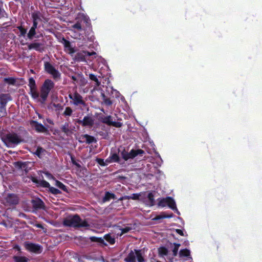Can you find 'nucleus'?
<instances>
[{
	"label": "nucleus",
	"instance_id": "40",
	"mask_svg": "<svg viewBox=\"0 0 262 262\" xmlns=\"http://www.w3.org/2000/svg\"><path fill=\"white\" fill-rule=\"evenodd\" d=\"M73 112V110L70 107L67 106L66 107L62 115L66 117H70L72 115Z\"/></svg>",
	"mask_w": 262,
	"mask_h": 262
},
{
	"label": "nucleus",
	"instance_id": "51",
	"mask_svg": "<svg viewBox=\"0 0 262 262\" xmlns=\"http://www.w3.org/2000/svg\"><path fill=\"white\" fill-rule=\"evenodd\" d=\"M96 162L99 164L101 166H105L107 165L106 162L104 161L103 159L101 158H96Z\"/></svg>",
	"mask_w": 262,
	"mask_h": 262
},
{
	"label": "nucleus",
	"instance_id": "50",
	"mask_svg": "<svg viewBox=\"0 0 262 262\" xmlns=\"http://www.w3.org/2000/svg\"><path fill=\"white\" fill-rule=\"evenodd\" d=\"M102 96L103 98V102L105 105L110 106L112 104V101L110 99L106 98L104 94H102Z\"/></svg>",
	"mask_w": 262,
	"mask_h": 262
},
{
	"label": "nucleus",
	"instance_id": "12",
	"mask_svg": "<svg viewBox=\"0 0 262 262\" xmlns=\"http://www.w3.org/2000/svg\"><path fill=\"white\" fill-rule=\"evenodd\" d=\"M100 121L107 125L113 126L116 127H120L122 125V123L120 122L113 121L112 117L110 115L101 117L100 118Z\"/></svg>",
	"mask_w": 262,
	"mask_h": 262
},
{
	"label": "nucleus",
	"instance_id": "42",
	"mask_svg": "<svg viewBox=\"0 0 262 262\" xmlns=\"http://www.w3.org/2000/svg\"><path fill=\"white\" fill-rule=\"evenodd\" d=\"M86 169L85 167H81L76 169L77 174L80 177H83L85 175Z\"/></svg>",
	"mask_w": 262,
	"mask_h": 262
},
{
	"label": "nucleus",
	"instance_id": "37",
	"mask_svg": "<svg viewBox=\"0 0 262 262\" xmlns=\"http://www.w3.org/2000/svg\"><path fill=\"white\" fill-rule=\"evenodd\" d=\"M159 255L161 256H166L168 253V249L165 247H161L158 249Z\"/></svg>",
	"mask_w": 262,
	"mask_h": 262
},
{
	"label": "nucleus",
	"instance_id": "44",
	"mask_svg": "<svg viewBox=\"0 0 262 262\" xmlns=\"http://www.w3.org/2000/svg\"><path fill=\"white\" fill-rule=\"evenodd\" d=\"M89 78L92 80L96 82V85L97 86H99L101 84V82L99 81L97 76L94 74H89Z\"/></svg>",
	"mask_w": 262,
	"mask_h": 262
},
{
	"label": "nucleus",
	"instance_id": "47",
	"mask_svg": "<svg viewBox=\"0 0 262 262\" xmlns=\"http://www.w3.org/2000/svg\"><path fill=\"white\" fill-rule=\"evenodd\" d=\"M30 93L31 96L34 99H36L39 97V93L36 90V88L35 89L30 90Z\"/></svg>",
	"mask_w": 262,
	"mask_h": 262
},
{
	"label": "nucleus",
	"instance_id": "36",
	"mask_svg": "<svg viewBox=\"0 0 262 262\" xmlns=\"http://www.w3.org/2000/svg\"><path fill=\"white\" fill-rule=\"evenodd\" d=\"M49 189V191L54 195H58L61 193V192L58 189L52 187L49 184V187H47Z\"/></svg>",
	"mask_w": 262,
	"mask_h": 262
},
{
	"label": "nucleus",
	"instance_id": "17",
	"mask_svg": "<svg viewBox=\"0 0 262 262\" xmlns=\"http://www.w3.org/2000/svg\"><path fill=\"white\" fill-rule=\"evenodd\" d=\"M62 42L63 44L65 51H68L70 54H72L76 52L74 48L71 47V42L70 41L67 40L64 37L62 38Z\"/></svg>",
	"mask_w": 262,
	"mask_h": 262
},
{
	"label": "nucleus",
	"instance_id": "49",
	"mask_svg": "<svg viewBox=\"0 0 262 262\" xmlns=\"http://www.w3.org/2000/svg\"><path fill=\"white\" fill-rule=\"evenodd\" d=\"M72 28L77 30L78 31L82 30L81 22H80L79 20L77 21V22L72 26Z\"/></svg>",
	"mask_w": 262,
	"mask_h": 262
},
{
	"label": "nucleus",
	"instance_id": "10",
	"mask_svg": "<svg viewBox=\"0 0 262 262\" xmlns=\"http://www.w3.org/2000/svg\"><path fill=\"white\" fill-rule=\"evenodd\" d=\"M144 153L145 151L141 149L137 150L133 149L128 152L124 148H123V150L121 151L120 155L124 161H127L129 159H133L138 155H142Z\"/></svg>",
	"mask_w": 262,
	"mask_h": 262
},
{
	"label": "nucleus",
	"instance_id": "61",
	"mask_svg": "<svg viewBox=\"0 0 262 262\" xmlns=\"http://www.w3.org/2000/svg\"><path fill=\"white\" fill-rule=\"evenodd\" d=\"M57 107H58V110H62L63 109V106L61 105L58 104L57 105Z\"/></svg>",
	"mask_w": 262,
	"mask_h": 262
},
{
	"label": "nucleus",
	"instance_id": "64",
	"mask_svg": "<svg viewBox=\"0 0 262 262\" xmlns=\"http://www.w3.org/2000/svg\"><path fill=\"white\" fill-rule=\"evenodd\" d=\"M119 178L121 179V180H124L126 179V178L124 176H119Z\"/></svg>",
	"mask_w": 262,
	"mask_h": 262
},
{
	"label": "nucleus",
	"instance_id": "45",
	"mask_svg": "<svg viewBox=\"0 0 262 262\" xmlns=\"http://www.w3.org/2000/svg\"><path fill=\"white\" fill-rule=\"evenodd\" d=\"M173 245L174 248L172 249V254L174 256H176L178 254V250L181 245L178 243H173Z\"/></svg>",
	"mask_w": 262,
	"mask_h": 262
},
{
	"label": "nucleus",
	"instance_id": "55",
	"mask_svg": "<svg viewBox=\"0 0 262 262\" xmlns=\"http://www.w3.org/2000/svg\"><path fill=\"white\" fill-rule=\"evenodd\" d=\"M176 233H177L178 234H179V235H180L181 236L184 235L183 231L181 229H177L176 230Z\"/></svg>",
	"mask_w": 262,
	"mask_h": 262
},
{
	"label": "nucleus",
	"instance_id": "26",
	"mask_svg": "<svg viewBox=\"0 0 262 262\" xmlns=\"http://www.w3.org/2000/svg\"><path fill=\"white\" fill-rule=\"evenodd\" d=\"M61 130L67 136H70L72 134L71 129L70 128L69 123H65L60 127Z\"/></svg>",
	"mask_w": 262,
	"mask_h": 262
},
{
	"label": "nucleus",
	"instance_id": "7",
	"mask_svg": "<svg viewBox=\"0 0 262 262\" xmlns=\"http://www.w3.org/2000/svg\"><path fill=\"white\" fill-rule=\"evenodd\" d=\"M44 70L47 73L52 75L54 80L58 81L61 79V73L50 62H44Z\"/></svg>",
	"mask_w": 262,
	"mask_h": 262
},
{
	"label": "nucleus",
	"instance_id": "59",
	"mask_svg": "<svg viewBox=\"0 0 262 262\" xmlns=\"http://www.w3.org/2000/svg\"><path fill=\"white\" fill-rule=\"evenodd\" d=\"M74 165H75L77 168H80L81 167V166L77 162H75V163H74Z\"/></svg>",
	"mask_w": 262,
	"mask_h": 262
},
{
	"label": "nucleus",
	"instance_id": "3",
	"mask_svg": "<svg viewBox=\"0 0 262 262\" xmlns=\"http://www.w3.org/2000/svg\"><path fill=\"white\" fill-rule=\"evenodd\" d=\"M158 206L161 208L168 207L175 213H180L177 207L174 200L170 196L159 198L158 199Z\"/></svg>",
	"mask_w": 262,
	"mask_h": 262
},
{
	"label": "nucleus",
	"instance_id": "58",
	"mask_svg": "<svg viewBox=\"0 0 262 262\" xmlns=\"http://www.w3.org/2000/svg\"><path fill=\"white\" fill-rule=\"evenodd\" d=\"M13 248L14 249H16V250H17L18 251H20V247L17 245H16L14 246Z\"/></svg>",
	"mask_w": 262,
	"mask_h": 262
},
{
	"label": "nucleus",
	"instance_id": "15",
	"mask_svg": "<svg viewBox=\"0 0 262 262\" xmlns=\"http://www.w3.org/2000/svg\"><path fill=\"white\" fill-rule=\"evenodd\" d=\"M31 203L34 210L44 209L45 207L44 202L39 198H36L31 200Z\"/></svg>",
	"mask_w": 262,
	"mask_h": 262
},
{
	"label": "nucleus",
	"instance_id": "54",
	"mask_svg": "<svg viewBox=\"0 0 262 262\" xmlns=\"http://www.w3.org/2000/svg\"><path fill=\"white\" fill-rule=\"evenodd\" d=\"M45 174L49 179L53 180H56L55 178L50 172L47 171V172H45Z\"/></svg>",
	"mask_w": 262,
	"mask_h": 262
},
{
	"label": "nucleus",
	"instance_id": "24",
	"mask_svg": "<svg viewBox=\"0 0 262 262\" xmlns=\"http://www.w3.org/2000/svg\"><path fill=\"white\" fill-rule=\"evenodd\" d=\"M42 44L39 42H32L28 45V48L29 50L34 49L37 51L41 52L42 49L41 48Z\"/></svg>",
	"mask_w": 262,
	"mask_h": 262
},
{
	"label": "nucleus",
	"instance_id": "32",
	"mask_svg": "<svg viewBox=\"0 0 262 262\" xmlns=\"http://www.w3.org/2000/svg\"><path fill=\"white\" fill-rule=\"evenodd\" d=\"M134 251L136 253V258L137 257V259L138 260V262H144V258H143L142 253L141 251L140 250H137L134 249Z\"/></svg>",
	"mask_w": 262,
	"mask_h": 262
},
{
	"label": "nucleus",
	"instance_id": "31",
	"mask_svg": "<svg viewBox=\"0 0 262 262\" xmlns=\"http://www.w3.org/2000/svg\"><path fill=\"white\" fill-rule=\"evenodd\" d=\"M13 258L14 262H28L29 261L28 258L25 256H14Z\"/></svg>",
	"mask_w": 262,
	"mask_h": 262
},
{
	"label": "nucleus",
	"instance_id": "14",
	"mask_svg": "<svg viewBox=\"0 0 262 262\" xmlns=\"http://www.w3.org/2000/svg\"><path fill=\"white\" fill-rule=\"evenodd\" d=\"M77 122L82 126H89L91 127L94 124V120L92 117L86 116L84 117L82 120H78Z\"/></svg>",
	"mask_w": 262,
	"mask_h": 262
},
{
	"label": "nucleus",
	"instance_id": "38",
	"mask_svg": "<svg viewBox=\"0 0 262 262\" xmlns=\"http://www.w3.org/2000/svg\"><path fill=\"white\" fill-rule=\"evenodd\" d=\"M148 203L150 206H154L155 203L154 195L152 192H149L147 195Z\"/></svg>",
	"mask_w": 262,
	"mask_h": 262
},
{
	"label": "nucleus",
	"instance_id": "23",
	"mask_svg": "<svg viewBox=\"0 0 262 262\" xmlns=\"http://www.w3.org/2000/svg\"><path fill=\"white\" fill-rule=\"evenodd\" d=\"M31 17L32 20H35L37 22L41 21L42 18H43V15L39 11H35L31 14Z\"/></svg>",
	"mask_w": 262,
	"mask_h": 262
},
{
	"label": "nucleus",
	"instance_id": "52",
	"mask_svg": "<svg viewBox=\"0 0 262 262\" xmlns=\"http://www.w3.org/2000/svg\"><path fill=\"white\" fill-rule=\"evenodd\" d=\"M132 229V228L130 227H125L124 228H122L121 229V235H122L123 234L126 233L128 232L130 230Z\"/></svg>",
	"mask_w": 262,
	"mask_h": 262
},
{
	"label": "nucleus",
	"instance_id": "56",
	"mask_svg": "<svg viewBox=\"0 0 262 262\" xmlns=\"http://www.w3.org/2000/svg\"><path fill=\"white\" fill-rule=\"evenodd\" d=\"M32 22H33V25L31 27H34V28L37 29L38 27V22L35 21V20H32Z\"/></svg>",
	"mask_w": 262,
	"mask_h": 262
},
{
	"label": "nucleus",
	"instance_id": "25",
	"mask_svg": "<svg viewBox=\"0 0 262 262\" xmlns=\"http://www.w3.org/2000/svg\"><path fill=\"white\" fill-rule=\"evenodd\" d=\"M124 260L125 262H136L135 251L131 250Z\"/></svg>",
	"mask_w": 262,
	"mask_h": 262
},
{
	"label": "nucleus",
	"instance_id": "18",
	"mask_svg": "<svg viewBox=\"0 0 262 262\" xmlns=\"http://www.w3.org/2000/svg\"><path fill=\"white\" fill-rule=\"evenodd\" d=\"M31 181L37 185L38 187H49V183L47 181L43 180H38L36 178L32 177L31 178Z\"/></svg>",
	"mask_w": 262,
	"mask_h": 262
},
{
	"label": "nucleus",
	"instance_id": "6",
	"mask_svg": "<svg viewBox=\"0 0 262 262\" xmlns=\"http://www.w3.org/2000/svg\"><path fill=\"white\" fill-rule=\"evenodd\" d=\"M44 70L47 73L52 75L54 80L58 81L61 79V73L50 62H44Z\"/></svg>",
	"mask_w": 262,
	"mask_h": 262
},
{
	"label": "nucleus",
	"instance_id": "57",
	"mask_svg": "<svg viewBox=\"0 0 262 262\" xmlns=\"http://www.w3.org/2000/svg\"><path fill=\"white\" fill-rule=\"evenodd\" d=\"M86 56H91L92 55L96 54V52H94V51H93L92 52H90L87 51H86Z\"/></svg>",
	"mask_w": 262,
	"mask_h": 262
},
{
	"label": "nucleus",
	"instance_id": "46",
	"mask_svg": "<svg viewBox=\"0 0 262 262\" xmlns=\"http://www.w3.org/2000/svg\"><path fill=\"white\" fill-rule=\"evenodd\" d=\"M17 28L20 31V36H25L27 33V29L24 28L22 26H18Z\"/></svg>",
	"mask_w": 262,
	"mask_h": 262
},
{
	"label": "nucleus",
	"instance_id": "22",
	"mask_svg": "<svg viewBox=\"0 0 262 262\" xmlns=\"http://www.w3.org/2000/svg\"><path fill=\"white\" fill-rule=\"evenodd\" d=\"M86 56V51H82L78 52L75 56L74 59L78 61H85V57Z\"/></svg>",
	"mask_w": 262,
	"mask_h": 262
},
{
	"label": "nucleus",
	"instance_id": "11",
	"mask_svg": "<svg viewBox=\"0 0 262 262\" xmlns=\"http://www.w3.org/2000/svg\"><path fill=\"white\" fill-rule=\"evenodd\" d=\"M24 246L27 251L35 254H40L42 251V246L37 244L26 242Z\"/></svg>",
	"mask_w": 262,
	"mask_h": 262
},
{
	"label": "nucleus",
	"instance_id": "41",
	"mask_svg": "<svg viewBox=\"0 0 262 262\" xmlns=\"http://www.w3.org/2000/svg\"><path fill=\"white\" fill-rule=\"evenodd\" d=\"M28 85L30 88V90L35 89L36 88V82L33 77L29 78Z\"/></svg>",
	"mask_w": 262,
	"mask_h": 262
},
{
	"label": "nucleus",
	"instance_id": "19",
	"mask_svg": "<svg viewBox=\"0 0 262 262\" xmlns=\"http://www.w3.org/2000/svg\"><path fill=\"white\" fill-rule=\"evenodd\" d=\"M172 217V214H162L157 215L156 216L152 219V221L154 224L160 223L162 222V220L166 218H170Z\"/></svg>",
	"mask_w": 262,
	"mask_h": 262
},
{
	"label": "nucleus",
	"instance_id": "29",
	"mask_svg": "<svg viewBox=\"0 0 262 262\" xmlns=\"http://www.w3.org/2000/svg\"><path fill=\"white\" fill-rule=\"evenodd\" d=\"M90 240L92 242H96L100 244L101 245L106 246V244L105 243L104 239L101 237H97L96 236H91L90 238Z\"/></svg>",
	"mask_w": 262,
	"mask_h": 262
},
{
	"label": "nucleus",
	"instance_id": "2",
	"mask_svg": "<svg viewBox=\"0 0 262 262\" xmlns=\"http://www.w3.org/2000/svg\"><path fill=\"white\" fill-rule=\"evenodd\" d=\"M5 144L8 147L16 146L26 141L20 135L15 132L9 133L3 138Z\"/></svg>",
	"mask_w": 262,
	"mask_h": 262
},
{
	"label": "nucleus",
	"instance_id": "34",
	"mask_svg": "<svg viewBox=\"0 0 262 262\" xmlns=\"http://www.w3.org/2000/svg\"><path fill=\"white\" fill-rule=\"evenodd\" d=\"M190 255V251L187 249H181L179 252L180 257H188Z\"/></svg>",
	"mask_w": 262,
	"mask_h": 262
},
{
	"label": "nucleus",
	"instance_id": "8",
	"mask_svg": "<svg viewBox=\"0 0 262 262\" xmlns=\"http://www.w3.org/2000/svg\"><path fill=\"white\" fill-rule=\"evenodd\" d=\"M44 70L47 73L52 75L54 80L58 81L61 79V73L50 62H44Z\"/></svg>",
	"mask_w": 262,
	"mask_h": 262
},
{
	"label": "nucleus",
	"instance_id": "20",
	"mask_svg": "<svg viewBox=\"0 0 262 262\" xmlns=\"http://www.w3.org/2000/svg\"><path fill=\"white\" fill-rule=\"evenodd\" d=\"M81 18L85 25L86 29L84 30L92 31V25L90 17L84 14H82Z\"/></svg>",
	"mask_w": 262,
	"mask_h": 262
},
{
	"label": "nucleus",
	"instance_id": "35",
	"mask_svg": "<svg viewBox=\"0 0 262 262\" xmlns=\"http://www.w3.org/2000/svg\"><path fill=\"white\" fill-rule=\"evenodd\" d=\"M83 138H85L86 142L88 144H91L93 142L96 141L95 138L92 136L89 135L88 134H85L83 135Z\"/></svg>",
	"mask_w": 262,
	"mask_h": 262
},
{
	"label": "nucleus",
	"instance_id": "21",
	"mask_svg": "<svg viewBox=\"0 0 262 262\" xmlns=\"http://www.w3.org/2000/svg\"><path fill=\"white\" fill-rule=\"evenodd\" d=\"M105 162L107 163L113 162L119 163L120 162V158L117 153H111L110 156L106 159Z\"/></svg>",
	"mask_w": 262,
	"mask_h": 262
},
{
	"label": "nucleus",
	"instance_id": "39",
	"mask_svg": "<svg viewBox=\"0 0 262 262\" xmlns=\"http://www.w3.org/2000/svg\"><path fill=\"white\" fill-rule=\"evenodd\" d=\"M4 82L10 85H15L16 79L13 77H8L4 79Z\"/></svg>",
	"mask_w": 262,
	"mask_h": 262
},
{
	"label": "nucleus",
	"instance_id": "5",
	"mask_svg": "<svg viewBox=\"0 0 262 262\" xmlns=\"http://www.w3.org/2000/svg\"><path fill=\"white\" fill-rule=\"evenodd\" d=\"M69 97L72 100L71 103L75 106H86V102L82 96L76 90L69 93Z\"/></svg>",
	"mask_w": 262,
	"mask_h": 262
},
{
	"label": "nucleus",
	"instance_id": "33",
	"mask_svg": "<svg viewBox=\"0 0 262 262\" xmlns=\"http://www.w3.org/2000/svg\"><path fill=\"white\" fill-rule=\"evenodd\" d=\"M36 29L31 27L27 34V37L29 39H32L35 36L36 34Z\"/></svg>",
	"mask_w": 262,
	"mask_h": 262
},
{
	"label": "nucleus",
	"instance_id": "48",
	"mask_svg": "<svg viewBox=\"0 0 262 262\" xmlns=\"http://www.w3.org/2000/svg\"><path fill=\"white\" fill-rule=\"evenodd\" d=\"M45 150L40 146H38L37 148L36 151L34 153L38 157L40 158L41 154Z\"/></svg>",
	"mask_w": 262,
	"mask_h": 262
},
{
	"label": "nucleus",
	"instance_id": "62",
	"mask_svg": "<svg viewBox=\"0 0 262 262\" xmlns=\"http://www.w3.org/2000/svg\"><path fill=\"white\" fill-rule=\"evenodd\" d=\"M47 121L48 123H49L50 124H53V122L52 120H51V119H47Z\"/></svg>",
	"mask_w": 262,
	"mask_h": 262
},
{
	"label": "nucleus",
	"instance_id": "13",
	"mask_svg": "<svg viewBox=\"0 0 262 262\" xmlns=\"http://www.w3.org/2000/svg\"><path fill=\"white\" fill-rule=\"evenodd\" d=\"M30 126L34 128L37 133H46L48 132L47 128L37 121L31 120L29 121Z\"/></svg>",
	"mask_w": 262,
	"mask_h": 262
},
{
	"label": "nucleus",
	"instance_id": "60",
	"mask_svg": "<svg viewBox=\"0 0 262 262\" xmlns=\"http://www.w3.org/2000/svg\"><path fill=\"white\" fill-rule=\"evenodd\" d=\"M74 165H75L77 168H80L81 167V166L77 162H75V163H74Z\"/></svg>",
	"mask_w": 262,
	"mask_h": 262
},
{
	"label": "nucleus",
	"instance_id": "1",
	"mask_svg": "<svg viewBox=\"0 0 262 262\" xmlns=\"http://www.w3.org/2000/svg\"><path fill=\"white\" fill-rule=\"evenodd\" d=\"M63 224L65 227L74 228L88 227L89 226L88 222L85 220L82 221L77 214L73 216L70 215L66 217L63 221Z\"/></svg>",
	"mask_w": 262,
	"mask_h": 262
},
{
	"label": "nucleus",
	"instance_id": "30",
	"mask_svg": "<svg viewBox=\"0 0 262 262\" xmlns=\"http://www.w3.org/2000/svg\"><path fill=\"white\" fill-rule=\"evenodd\" d=\"M55 185L58 187L59 188L61 189L62 190L64 191V192H68V189L67 187L64 185L62 183H61L60 181L55 180Z\"/></svg>",
	"mask_w": 262,
	"mask_h": 262
},
{
	"label": "nucleus",
	"instance_id": "28",
	"mask_svg": "<svg viewBox=\"0 0 262 262\" xmlns=\"http://www.w3.org/2000/svg\"><path fill=\"white\" fill-rule=\"evenodd\" d=\"M116 195L114 193H111L109 191H106L105 193V195L103 198V202L109 201L111 199H116Z\"/></svg>",
	"mask_w": 262,
	"mask_h": 262
},
{
	"label": "nucleus",
	"instance_id": "9",
	"mask_svg": "<svg viewBox=\"0 0 262 262\" xmlns=\"http://www.w3.org/2000/svg\"><path fill=\"white\" fill-rule=\"evenodd\" d=\"M12 100L9 94H2L0 95V117H4L7 115L6 106L7 103Z\"/></svg>",
	"mask_w": 262,
	"mask_h": 262
},
{
	"label": "nucleus",
	"instance_id": "43",
	"mask_svg": "<svg viewBox=\"0 0 262 262\" xmlns=\"http://www.w3.org/2000/svg\"><path fill=\"white\" fill-rule=\"evenodd\" d=\"M105 239L111 245H113L115 243V239L112 237L110 234H106L104 236Z\"/></svg>",
	"mask_w": 262,
	"mask_h": 262
},
{
	"label": "nucleus",
	"instance_id": "27",
	"mask_svg": "<svg viewBox=\"0 0 262 262\" xmlns=\"http://www.w3.org/2000/svg\"><path fill=\"white\" fill-rule=\"evenodd\" d=\"M140 193H133L130 196H128V195H125V196H123L122 197H121L119 199V201H122L123 200H129V199H132V200H139V197L140 196Z\"/></svg>",
	"mask_w": 262,
	"mask_h": 262
},
{
	"label": "nucleus",
	"instance_id": "16",
	"mask_svg": "<svg viewBox=\"0 0 262 262\" xmlns=\"http://www.w3.org/2000/svg\"><path fill=\"white\" fill-rule=\"evenodd\" d=\"M6 201L10 205H15L18 203L19 198L15 194L9 193L6 198Z\"/></svg>",
	"mask_w": 262,
	"mask_h": 262
},
{
	"label": "nucleus",
	"instance_id": "53",
	"mask_svg": "<svg viewBox=\"0 0 262 262\" xmlns=\"http://www.w3.org/2000/svg\"><path fill=\"white\" fill-rule=\"evenodd\" d=\"M7 17L8 15L5 10L0 7V18Z\"/></svg>",
	"mask_w": 262,
	"mask_h": 262
},
{
	"label": "nucleus",
	"instance_id": "4",
	"mask_svg": "<svg viewBox=\"0 0 262 262\" xmlns=\"http://www.w3.org/2000/svg\"><path fill=\"white\" fill-rule=\"evenodd\" d=\"M54 86L55 83L51 79H47L44 81L40 87V97L42 102L47 100L50 91L54 88Z\"/></svg>",
	"mask_w": 262,
	"mask_h": 262
},
{
	"label": "nucleus",
	"instance_id": "63",
	"mask_svg": "<svg viewBox=\"0 0 262 262\" xmlns=\"http://www.w3.org/2000/svg\"><path fill=\"white\" fill-rule=\"evenodd\" d=\"M71 161L72 163L74 164V163H75V162H77L75 160L74 157H71Z\"/></svg>",
	"mask_w": 262,
	"mask_h": 262
}]
</instances>
